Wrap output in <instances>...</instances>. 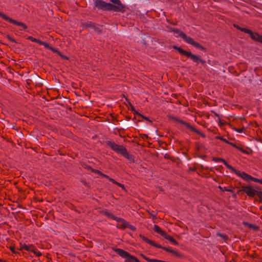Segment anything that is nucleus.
<instances>
[{"instance_id":"1","label":"nucleus","mask_w":262,"mask_h":262,"mask_svg":"<svg viewBox=\"0 0 262 262\" xmlns=\"http://www.w3.org/2000/svg\"><path fill=\"white\" fill-rule=\"evenodd\" d=\"M117 6L110 3H107L102 0H96L95 2L96 7L108 11L113 10L115 12H123L125 11V6L119 2V3H115Z\"/></svg>"},{"instance_id":"2","label":"nucleus","mask_w":262,"mask_h":262,"mask_svg":"<svg viewBox=\"0 0 262 262\" xmlns=\"http://www.w3.org/2000/svg\"><path fill=\"white\" fill-rule=\"evenodd\" d=\"M171 31L178 34L179 36L182 37L186 42L193 46L203 51H206V48L201 45L199 43L195 41L191 37L187 36L183 32L177 28H169Z\"/></svg>"},{"instance_id":"3","label":"nucleus","mask_w":262,"mask_h":262,"mask_svg":"<svg viewBox=\"0 0 262 262\" xmlns=\"http://www.w3.org/2000/svg\"><path fill=\"white\" fill-rule=\"evenodd\" d=\"M107 144L117 153L122 155L123 156L131 161H134L132 156L129 154L126 149L123 146L118 145L115 142L111 141H108Z\"/></svg>"},{"instance_id":"4","label":"nucleus","mask_w":262,"mask_h":262,"mask_svg":"<svg viewBox=\"0 0 262 262\" xmlns=\"http://www.w3.org/2000/svg\"><path fill=\"white\" fill-rule=\"evenodd\" d=\"M173 48L177 50L181 54L185 55L188 58H190L193 62L196 63V64L200 62L203 65H206V61L200 58L198 56L193 54L191 52L185 51L177 46H173Z\"/></svg>"},{"instance_id":"5","label":"nucleus","mask_w":262,"mask_h":262,"mask_svg":"<svg viewBox=\"0 0 262 262\" xmlns=\"http://www.w3.org/2000/svg\"><path fill=\"white\" fill-rule=\"evenodd\" d=\"M256 188L257 189H254L251 185H248L247 186H242L241 191H244L248 196L251 197H253L257 195L260 199V201H261L262 191L258 187H256Z\"/></svg>"},{"instance_id":"6","label":"nucleus","mask_w":262,"mask_h":262,"mask_svg":"<svg viewBox=\"0 0 262 262\" xmlns=\"http://www.w3.org/2000/svg\"><path fill=\"white\" fill-rule=\"evenodd\" d=\"M139 236L144 242L148 243L149 244H150V245H152L153 246H155V247H156L157 248H161V249L166 251L167 252H170V253H171L173 254L174 255H176L177 257H181V254L180 253H179V252L174 251V250H173L172 249H170L169 248H166V247H162L160 245L156 243L155 242H154L152 240H150V239L147 238L146 237L143 236L142 234H140Z\"/></svg>"},{"instance_id":"7","label":"nucleus","mask_w":262,"mask_h":262,"mask_svg":"<svg viewBox=\"0 0 262 262\" xmlns=\"http://www.w3.org/2000/svg\"><path fill=\"white\" fill-rule=\"evenodd\" d=\"M116 251L120 256L125 258L124 262H139V261L137 257L123 250L117 249Z\"/></svg>"},{"instance_id":"8","label":"nucleus","mask_w":262,"mask_h":262,"mask_svg":"<svg viewBox=\"0 0 262 262\" xmlns=\"http://www.w3.org/2000/svg\"><path fill=\"white\" fill-rule=\"evenodd\" d=\"M0 16L1 17H2L4 19L9 21L10 23H11L14 25L21 27L24 29H26L27 28V26L24 23L20 22V21H18L14 19H13L11 18L10 17L7 16L6 15H5L3 13L1 12V11H0Z\"/></svg>"},{"instance_id":"9","label":"nucleus","mask_w":262,"mask_h":262,"mask_svg":"<svg viewBox=\"0 0 262 262\" xmlns=\"http://www.w3.org/2000/svg\"><path fill=\"white\" fill-rule=\"evenodd\" d=\"M240 30L250 34L253 39L262 43V35H260L257 33L253 32L251 30L246 28H242L240 29Z\"/></svg>"},{"instance_id":"10","label":"nucleus","mask_w":262,"mask_h":262,"mask_svg":"<svg viewBox=\"0 0 262 262\" xmlns=\"http://www.w3.org/2000/svg\"><path fill=\"white\" fill-rule=\"evenodd\" d=\"M231 170L235 173L236 174H237L238 176L242 178L244 180L246 181H250V179L251 178V176L249 175L248 174L245 173V172H241L240 171L237 170L236 169H235L233 167H232V169H231Z\"/></svg>"},{"instance_id":"11","label":"nucleus","mask_w":262,"mask_h":262,"mask_svg":"<svg viewBox=\"0 0 262 262\" xmlns=\"http://www.w3.org/2000/svg\"><path fill=\"white\" fill-rule=\"evenodd\" d=\"M181 122L182 123V124L185 125L186 126L187 128H188L191 129L192 131L196 133L197 134L200 135L203 138H205V135L203 133H201L199 130H198V129L195 128L193 126H191L189 123L185 122H184L183 121H181Z\"/></svg>"},{"instance_id":"12","label":"nucleus","mask_w":262,"mask_h":262,"mask_svg":"<svg viewBox=\"0 0 262 262\" xmlns=\"http://www.w3.org/2000/svg\"><path fill=\"white\" fill-rule=\"evenodd\" d=\"M116 221L119 222L117 226L118 228L125 229L127 228L128 223L126 222L123 219L117 217V220H116Z\"/></svg>"},{"instance_id":"13","label":"nucleus","mask_w":262,"mask_h":262,"mask_svg":"<svg viewBox=\"0 0 262 262\" xmlns=\"http://www.w3.org/2000/svg\"><path fill=\"white\" fill-rule=\"evenodd\" d=\"M26 250L28 251L32 252L34 254H35L36 256H37L38 257L41 255V252H40L39 251H37L35 248L34 246L32 245H28V248Z\"/></svg>"},{"instance_id":"14","label":"nucleus","mask_w":262,"mask_h":262,"mask_svg":"<svg viewBox=\"0 0 262 262\" xmlns=\"http://www.w3.org/2000/svg\"><path fill=\"white\" fill-rule=\"evenodd\" d=\"M212 160H213V161H214L215 162H223L228 168L230 169V170H231V169H232V166L231 165H229V164H228L226 162V161L222 158H218L214 157V158H213Z\"/></svg>"},{"instance_id":"15","label":"nucleus","mask_w":262,"mask_h":262,"mask_svg":"<svg viewBox=\"0 0 262 262\" xmlns=\"http://www.w3.org/2000/svg\"><path fill=\"white\" fill-rule=\"evenodd\" d=\"M82 26H83V27L85 28H89V27L92 28L94 29H95L96 31H99V29L97 28L94 26V25L91 21H88V22L83 24Z\"/></svg>"},{"instance_id":"16","label":"nucleus","mask_w":262,"mask_h":262,"mask_svg":"<svg viewBox=\"0 0 262 262\" xmlns=\"http://www.w3.org/2000/svg\"><path fill=\"white\" fill-rule=\"evenodd\" d=\"M164 238L167 240H168L170 242L173 243L176 245H178V243L171 236L168 235L167 233H165L163 236Z\"/></svg>"},{"instance_id":"17","label":"nucleus","mask_w":262,"mask_h":262,"mask_svg":"<svg viewBox=\"0 0 262 262\" xmlns=\"http://www.w3.org/2000/svg\"><path fill=\"white\" fill-rule=\"evenodd\" d=\"M154 230L161 234L162 236H164V234L166 233L164 231H163L158 225H154Z\"/></svg>"},{"instance_id":"18","label":"nucleus","mask_w":262,"mask_h":262,"mask_svg":"<svg viewBox=\"0 0 262 262\" xmlns=\"http://www.w3.org/2000/svg\"><path fill=\"white\" fill-rule=\"evenodd\" d=\"M103 213L106 215L107 216L111 218V219H113L115 220H117V217L115 216L113 214H111V213L110 212H106V211H105V212H103Z\"/></svg>"},{"instance_id":"19","label":"nucleus","mask_w":262,"mask_h":262,"mask_svg":"<svg viewBox=\"0 0 262 262\" xmlns=\"http://www.w3.org/2000/svg\"><path fill=\"white\" fill-rule=\"evenodd\" d=\"M245 225L248 226L250 228L253 229L254 230H257L258 229V227L247 223H244Z\"/></svg>"},{"instance_id":"20","label":"nucleus","mask_w":262,"mask_h":262,"mask_svg":"<svg viewBox=\"0 0 262 262\" xmlns=\"http://www.w3.org/2000/svg\"><path fill=\"white\" fill-rule=\"evenodd\" d=\"M28 39L32 41H34V42H37V43H38L39 44V42L40 41V40L39 39H37L36 38H33V37L32 36H29L28 37Z\"/></svg>"},{"instance_id":"21","label":"nucleus","mask_w":262,"mask_h":262,"mask_svg":"<svg viewBox=\"0 0 262 262\" xmlns=\"http://www.w3.org/2000/svg\"><path fill=\"white\" fill-rule=\"evenodd\" d=\"M86 168L91 169L92 172H94L95 173H97V174H98L99 175L100 174V173L101 172V171H99L98 170H96V169H94L90 167V166H87Z\"/></svg>"},{"instance_id":"22","label":"nucleus","mask_w":262,"mask_h":262,"mask_svg":"<svg viewBox=\"0 0 262 262\" xmlns=\"http://www.w3.org/2000/svg\"><path fill=\"white\" fill-rule=\"evenodd\" d=\"M39 44L41 45H43L46 48H48L49 49L51 47V46H50L49 43H48L47 42H43V41H42L41 40H40V41L39 42Z\"/></svg>"},{"instance_id":"23","label":"nucleus","mask_w":262,"mask_h":262,"mask_svg":"<svg viewBox=\"0 0 262 262\" xmlns=\"http://www.w3.org/2000/svg\"><path fill=\"white\" fill-rule=\"evenodd\" d=\"M125 99L127 101V102H128V104L129 106H130L131 110L135 111V107L132 105V104L130 103V102L129 101V100L127 98H125Z\"/></svg>"},{"instance_id":"24","label":"nucleus","mask_w":262,"mask_h":262,"mask_svg":"<svg viewBox=\"0 0 262 262\" xmlns=\"http://www.w3.org/2000/svg\"><path fill=\"white\" fill-rule=\"evenodd\" d=\"M169 118H170L171 120H174V121H177V122H179L181 123H182L181 122V121L180 120L178 119V118H176V117H173V116H169Z\"/></svg>"},{"instance_id":"25","label":"nucleus","mask_w":262,"mask_h":262,"mask_svg":"<svg viewBox=\"0 0 262 262\" xmlns=\"http://www.w3.org/2000/svg\"><path fill=\"white\" fill-rule=\"evenodd\" d=\"M169 118H170L171 120H174V121H177V122H179L181 123H182L181 122V121L180 120L178 119V118H176V117H173V116H169Z\"/></svg>"},{"instance_id":"26","label":"nucleus","mask_w":262,"mask_h":262,"mask_svg":"<svg viewBox=\"0 0 262 262\" xmlns=\"http://www.w3.org/2000/svg\"><path fill=\"white\" fill-rule=\"evenodd\" d=\"M169 118H170L171 120H174V121H177V122H179L181 123H182L181 122V121L180 120L178 119V118H176V117H173V116H169Z\"/></svg>"},{"instance_id":"27","label":"nucleus","mask_w":262,"mask_h":262,"mask_svg":"<svg viewBox=\"0 0 262 262\" xmlns=\"http://www.w3.org/2000/svg\"><path fill=\"white\" fill-rule=\"evenodd\" d=\"M28 248V245H26V244H24V245H20V250H22L23 249H25V250H27V249Z\"/></svg>"},{"instance_id":"28","label":"nucleus","mask_w":262,"mask_h":262,"mask_svg":"<svg viewBox=\"0 0 262 262\" xmlns=\"http://www.w3.org/2000/svg\"><path fill=\"white\" fill-rule=\"evenodd\" d=\"M127 228H129L130 229H131L133 231H135L136 230V227L130 225L129 223H128V225H127Z\"/></svg>"},{"instance_id":"29","label":"nucleus","mask_w":262,"mask_h":262,"mask_svg":"<svg viewBox=\"0 0 262 262\" xmlns=\"http://www.w3.org/2000/svg\"><path fill=\"white\" fill-rule=\"evenodd\" d=\"M51 51H52L53 52L57 53L58 54L60 52L58 50H57L56 49L53 48L51 47L49 49Z\"/></svg>"},{"instance_id":"30","label":"nucleus","mask_w":262,"mask_h":262,"mask_svg":"<svg viewBox=\"0 0 262 262\" xmlns=\"http://www.w3.org/2000/svg\"><path fill=\"white\" fill-rule=\"evenodd\" d=\"M58 55L63 59H67V60L69 59V58L67 56H64L63 54H62L60 52L58 53Z\"/></svg>"},{"instance_id":"31","label":"nucleus","mask_w":262,"mask_h":262,"mask_svg":"<svg viewBox=\"0 0 262 262\" xmlns=\"http://www.w3.org/2000/svg\"><path fill=\"white\" fill-rule=\"evenodd\" d=\"M7 37L10 41L16 43V40L12 38L10 35H8Z\"/></svg>"},{"instance_id":"32","label":"nucleus","mask_w":262,"mask_h":262,"mask_svg":"<svg viewBox=\"0 0 262 262\" xmlns=\"http://www.w3.org/2000/svg\"><path fill=\"white\" fill-rule=\"evenodd\" d=\"M250 180H252V181H253L255 182H258L260 181V179H256V178H253L251 176V178L250 179Z\"/></svg>"},{"instance_id":"33","label":"nucleus","mask_w":262,"mask_h":262,"mask_svg":"<svg viewBox=\"0 0 262 262\" xmlns=\"http://www.w3.org/2000/svg\"><path fill=\"white\" fill-rule=\"evenodd\" d=\"M217 235L222 237L224 239H227V237L226 236V235H223V234H221L220 233H217Z\"/></svg>"},{"instance_id":"34","label":"nucleus","mask_w":262,"mask_h":262,"mask_svg":"<svg viewBox=\"0 0 262 262\" xmlns=\"http://www.w3.org/2000/svg\"><path fill=\"white\" fill-rule=\"evenodd\" d=\"M217 139H220L224 142H225L226 143H229V141H228L227 140H226L225 139H224L223 137H216Z\"/></svg>"},{"instance_id":"35","label":"nucleus","mask_w":262,"mask_h":262,"mask_svg":"<svg viewBox=\"0 0 262 262\" xmlns=\"http://www.w3.org/2000/svg\"><path fill=\"white\" fill-rule=\"evenodd\" d=\"M117 185L118 186H119V187H121L123 190H126L125 188V186H124V185H123V184H121V183H117Z\"/></svg>"},{"instance_id":"36","label":"nucleus","mask_w":262,"mask_h":262,"mask_svg":"<svg viewBox=\"0 0 262 262\" xmlns=\"http://www.w3.org/2000/svg\"><path fill=\"white\" fill-rule=\"evenodd\" d=\"M141 117H142L143 118H144L145 120H146V121L149 122H152V121L150 120L148 118L146 117H145L143 115L141 116Z\"/></svg>"},{"instance_id":"37","label":"nucleus","mask_w":262,"mask_h":262,"mask_svg":"<svg viewBox=\"0 0 262 262\" xmlns=\"http://www.w3.org/2000/svg\"><path fill=\"white\" fill-rule=\"evenodd\" d=\"M244 129H245V128H244V127H243V128H239V129H237V128H234V129H235L236 131H237V132H238V133H242V132L243 131V130H244Z\"/></svg>"},{"instance_id":"38","label":"nucleus","mask_w":262,"mask_h":262,"mask_svg":"<svg viewBox=\"0 0 262 262\" xmlns=\"http://www.w3.org/2000/svg\"><path fill=\"white\" fill-rule=\"evenodd\" d=\"M135 114H136L140 117H141V116H142V115H141V114H140L139 113H138L135 109V111H132Z\"/></svg>"},{"instance_id":"39","label":"nucleus","mask_w":262,"mask_h":262,"mask_svg":"<svg viewBox=\"0 0 262 262\" xmlns=\"http://www.w3.org/2000/svg\"><path fill=\"white\" fill-rule=\"evenodd\" d=\"M112 3L113 4L115 3H119V2H121L120 0H110Z\"/></svg>"},{"instance_id":"40","label":"nucleus","mask_w":262,"mask_h":262,"mask_svg":"<svg viewBox=\"0 0 262 262\" xmlns=\"http://www.w3.org/2000/svg\"><path fill=\"white\" fill-rule=\"evenodd\" d=\"M110 181L111 182H112L113 183H114L115 184H116V185H117V184L118 183L117 181H116L115 180H114V179H113L112 178L110 179Z\"/></svg>"},{"instance_id":"41","label":"nucleus","mask_w":262,"mask_h":262,"mask_svg":"<svg viewBox=\"0 0 262 262\" xmlns=\"http://www.w3.org/2000/svg\"><path fill=\"white\" fill-rule=\"evenodd\" d=\"M228 144L232 145V146L234 147H237V146L233 143L232 142H229V143H227Z\"/></svg>"},{"instance_id":"42","label":"nucleus","mask_w":262,"mask_h":262,"mask_svg":"<svg viewBox=\"0 0 262 262\" xmlns=\"http://www.w3.org/2000/svg\"><path fill=\"white\" fill-rule=\"evenodd\" d=\"M214 113V115L219 118V122H220V123H222V122H221V119H220V116H219V114H217V113Z\"/></svg>"},{"instance_id":"43","label":"nucleus","mask_w":262,"mask_h":262,"mask_svg":"<svg viewBox=\"0 0 262 262\" xmlns=\"http://www.w3.org/2000/svg\"><path fill=\"white\" fill-rule=\"evenodd\" d=\"M236 148L238 149V150H241V151L243 152H245L246 151L242 148H240L239 147H238L237 146V147H235Z\"/></svg>"},{"instance_id":"44","label":"nucleus","mask_w":262,"mask_h":262,"mask_svg":"<svg viewBox=\"0 0 262 262\" xmlns=\"http://www.w3.org/2000/svg\"><path fill=\"white\" fill-rule=\"evenodd\" d=\"M10 249L11 250V251L13 253H16V252L15 251V250H14V247H10Z\"/></svg>"},{"instance_id":"45","label":"nucleus","mask_w":262,"mask_h":262,"mask_svg":"<svg viewBox=\"0 0 262 262\" xmlns=\"http://www.w3.org/2000/svg\"><path fill=\"white\" fill-rule=\"evenodd\" d=\"M146 260L148 262H153L154 259H150L149 258H146Z\"/></svg>"},{"instance_id":"46","label":"nucleus","mask_w":262,"mask_h":262,"mask_svg":"<svg viewBox=\"0 0 262 262\" xmlns=\"http://www.w3.org/2000/svg\"><path fill=\"white\" fill-rule=\"evenodd\" d=\"M140 255L145 260H146V258H147V257L146 256H145L144 255H143V254H141Z\"/></svg>"},{"instance_id":"47","label":"nucleus","mask_w":262,"mask_h":262,"mask_svg":"<svg viewBox=\"0 0 262 262\" xmlns=\"http://www.w3.org/2000/svg\"><path fill=\"white\" fill-rule=\"evenodd\" d=\"M153 262H162V260L154 259Z\"/></svg>"},{"instance_id":"48","label":"nucleus","mask_w":262,"mask_h":262,"mask_svg":"<svg viewBox=\"0 0 262 262\" xmlns=\"http://www.w3.org/2000/svg\"><path fill=\"white\" fill-rule=\"evenodd\" d=\"M234 27L236 28L237 29H238L239 30H240V29L242 28H241V27H240L236 25H234Z\"/></svg>"},{"instance_id":"49","label":"nucleus","mask_w":262,"mask_h":262,"mask_svg":"<svg viewBox=\"0 0 262 262\" xmlns=\"http://www.w3.org/2000/svg\"><path fill=\"white\" fill-rule=\"evenodd\" d=\"M100 175L102 176L103 177H104V178L106 177V174H104V173H103L102 172H101Z\"/></svg>"},{"instance_id":"50","label":"nucleus","mask_w":262,"mask_h":262,"mask_svg":"<svg viewBox=\"0 0 262 262\" xmlns=\"http://www.w3.org/2000/svg\"><path fill=\"white\" fill-rule=\"evenodd\" d=\"M100 175L102 176L103 177H104V178L106 177V174H104V173H103L102 172H101Z\"/></svg>"},{"instance_id":"51","label":"nucleus","mask_w":262,"mask_h":262,"mask_svg":"<svg viewBox=\"0 0 262 262\" xmlns=\"http://www.w3.org/2000/svg\"><path fill=\"white\" fill-rule=\"evenodd\" d=\"M105 178H107V179H108L110 180V179H111V178L109 177L108 176L106 175V177H105Z\"/></svg>"},{"instance_id":"52","label":"nucleus","mask_w":262,"mask_h":262,"mask_svg":"<svg viewBox=\"0 0 262 262\" xmlns=\"http://www.w3.org/2000/svg\"><path fill=\"white\" fill-rule=\"evenodd\" d=\"M150 214H151L152 216H154V217H155V216H156V215H155V214H152V213H151Z\"/></svg>"},{"instance_id":"53","label":"nucleus","mask_w":262,"mask_h":262,"mask_svg":"<svg viewBox=\"0 0 262 262\" xmlns=\"http://www.w3.org/2000/svg\"><path fill=\"white\" fill-rule=\"evenodd\" d=\"M259 183L262 184V179H260V181L259 182Z\"/></svg>"},{"instance_id":"54","label":"nucleus","mask_w":262,"mask_h":262,"mask_svg":"<svg viewBox=\"0 0 262 262\" xmlns=\"http://www.w3.org/2000/svg\"><path fill=\"white\" fill-rule=\"evenodd\" d=\"M224 190H225V191H229V190H228V189H226V188H224Z\"/></svg>"},{"instance_id":"55","label":"nucleus","mask_w":262,"mask_h":262,"mask_svg":"<svg viewBox=\"0 0 262 262\" xmlns=\"http://www.w3.org/2000/svg\"><path fill=\"white\" fill-rule=\"evenodd\" d=\"M219 188L220 189H221V190H223V188H222L221 186H219Z\"/></svg>"},{"instance_id":"56","label":"nucleus","mask_w":262,"mask_h":262,"mask_svg":"<svg viewBox=\"0 0 262 262\" xmlns=\"http://www.w3.org/2000/svg\"><path fill=\"white\" fill-rule=\"evenodd\" d=\"M259 202H262V201H260V198H259Z\"/></svg>"},{"instance_id":"57","label":"nucleus","mask_w":262,"mask_h":262,"mask_svg":"<svg viewBox=\"0 0 262 262\" xmlns=\"http://www.w3.org/2000/svg\"><path fill=\"white\" fill-rule=\"evenodd\" d=\"M122 96H123V97H125V98H126V97H125L124 95H123Z\"/></svg>"},{"instance_id":"58","label":"nucleus","mask_w":262,"mask_h":262,"mask_svg":"<svg viewBox=\"0 0 262 262\" xmlns=\"http://www.w3.org/2000/svg\"><path fill=\"white\" fill-rule=\"evenodd\" d=\"M260 209L262 210V206L260 207Z\"/></svg>"},{"instance_id":"59","label":"nucleus","mask_w":262,"mask_h":262,"mask_svg":"<svg viewBox=\"0 0 262 262\" xmlns=\"http://www.w3.org/2000/svg\"><path fill=\"white\" fill-rule=\"evenodd\" d=\"M0 262H2V260L1 259H0Z\"/></svg>"},{"instance_id":"60","label":"nucleus","mask_w":262,"mask_h":262,"mask_svg":"<svg viewBox=\"0 0 262 262\" xmlns=\"http://www.w3.org/2000/svg\"><path fill=\"white\" fill-rule=\"evenodd\" d=\"M139 262H140V261H139Z\"/></svg>"}]
</instances>
